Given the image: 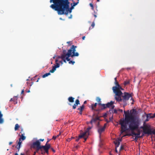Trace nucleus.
<instances>
[{"instance_id":"nucleus-1","label":"nucleus","mask_w":155,"mask_h":155,"mask_svg":"<svg viewBox=\"0 0 155 155\" xmlns=\"http://www.w3.org/2000/svg\"><path fill=\"white\" fill-rule=\"evenodd\" d=\"M125 117L124 119H121L119 124L121 125V133L127 130L128 129L131 131L130 135L135 136L134 131L137 130L140 124V120L138 117L130 114L129 110L124 111Z\"/></svg>"},{"instance_id":"nucleus-2","label":"nucleus","mask_w":155,"mask_h":155,"mask_svg":"<svg viewBox=\"0 0 155 155\" xmlns=\"http://www.w3.org/2000/svg\"><path fill=\"white\" fill-rule=\"evenodd\" d=\"M68 0H50V3L53 4L50 6V7L57 11L58 14L62 15L65 14L67 15L68 13H71L72 10L74 9V6L72 3L70 4L71 7H70V3Z\"/></svg>"},{"instance_id":"nucleus-3","label":"nucleus","mask_w":155,"mask_h":155,"mask_svg":"<svg viewBox=\"0 0 155 155\" xmlns=\"http://www.w3.org/2000/svg\"><path fill=\"white\" fill-rule=\"evenodd\" d=\"M116 86L112 87V90L113 93L115 94V99L118 101H122L121 96L123 94L121 90H123V89L119 84L118 83L115 84Z\"/></svg>"},{"instance_id":"nucleus-4","label":"nucleus","mask_w":155,"mask_h":155,"mask_svg":"<svg viewBox=\"0 0 155 155\" xmlns=\"http://www.w3.org/2000/svg\"><path fill=\"white\" fill-rule=\"evenodd\" d=\"M116 86L112 87V90L113 93L115 94V99L118 101H122L121 96L123 94L121 90H123V89L119 84L118 83L115 84Z\"/></svg>"},{"instance_id":"nucleus-5","label":"nucleus","mask_w":155,"mask_h":155,"mask_svg":"<svg viewBox=\"0 0 155 155\" xmlns=\"http://www.w3.org/2000/svg\"><path fill=\"white\" fill-rule=\"evenodd\" d=\"M143 133L145 134H148V135H151L152 134L155 135V129L152 130V129L149 126V127H147L143 128Z\"/></svg>"},{"instance_id":"nucleus-6","label":"nucleus","mask_w":155,"mask_h":155,"mask_svg":"<svg viewBox=\"0 0 155 155\" xmlns=\"http://www.w3.org/2000/svg\"><path fill=\"white\" fill-rule=\"evenodd\" d=\"M91 128L92 127H89L87 128V130L84 132L82 134H81V135H79L80 138L83 137L84 138V142L86 140L87 137H88L89 135V130L91 129Z\"/></svg>"},{"instance_id":"nucleus-7","label":"nucleus","mask_w":155,"mask_h":155,"mask_svg":"<svg viewBox=\"0 0 155 155\" xmlns=\"http://www.w3.org/2000/svg\"><path fill=\"white\" fill-rule=\"evenodd\" d=\"M123 94L121 96V98L123 102H125L128 100L129 98L131 97V94L128 93L124 92V95H123Z\"/></svg>"},{"instance_id":"nucleus-8","label":"nucleus","mask_w":155,"mask_h":155,"mask_svg":"<svg viewBox=\"0 0 155 155\" xmlns=\"http://www.w3.org/2000/svg\"><path fill=\"white\" fill-rule=\"evenodd\" d=\"M72 49L71 48V49L68 50V52H67L66 50H64L63 51L62 53H63L64 51H65V55L67 56V60L68 61H69L70 59L69 58V57H71L73 54Z\"/></svg>"},{"instance_id":"nucleus-9","label":"nucleus","mask_w":155,"mask_h":155,"mask_svg":"<svg viewBox=\"0 0 155 155\" xmlns=\"http://www.w3.org/2000/svg\"><path fill=\"white\" fill-rule=\"evenodd\" d=\"M65 51H64L63 53H61V55L58 57V58L62 59L65 63H66L67 56L65 55Z\"/></svg>"},{"instance_id":"nucleus-10","label":"nucleus","mask_w":155,"mask_h":155,"mask_svg":"<svg viewBox=\"0 0 155 155\" xmlns=\"http://www.w3.org/2000/svg\"><path fill=\"white\" fill-rule=\"evenodd\" d=\"M105 125L106 124H105L104 126L103 127H101L100 126L99 127L98 129V132L99 134H100V136L101 133L104 130L105 128Z\"/></svg>"},{"instance_id":"nucleus-11","label":"nucleus","mask_w":155,"mask_h":155,"mask_svg":"<svg viewBox=\"0 0 155 155\" xmlns=\"http://www.w3.org/2000/svg\"><path fill=\"white\" fill-rule=\"evenodd\" d=\"M50 147V145L47 144L46 143L45 145V147L44 148L43 150L45 151V152L47 153H48V150Z\"/></svg>"},{"instance_id":"nucleus-12","label":"nucleus","mask_w":155,"mask_h":155,"mask_svg":"<svg viewBox=\"0 0 155 155\" xmlns=\"http://www.w3.org/2000/svg\"><path fill=\"white\" fill-rule=\"evenodd\" d=\"M99 117H96L95 118H93L90 121V123L92 124L93 123H95L96 121L99 120Z\"/></svg>"},{"instance_id":"nucleus-13","label":"nucleus","mask_w":155,"mask_h":155,"mask_svg":"<svg viewBox=\"0 0 155 155\" xmlns=\"http://www.w3.org/2000/svg\"><path fill=\"white\" fill-rule=\"evenodd\" d=\"M121 140V139H118V140H116L115 142H114V143L116 146V148H117L120 145V142Z\"/></svg>"},{"instance_id":"nucleus-14","label":"nucleus","mask_w":155,"mask_h":155,"mask_svg":"<svg viewBox=\"0 0 155 155\" xmlns=\"http://www.w3.org/2000/svg\"><path fill=\"white\" fill-rule=\"evenodd\" d=\"M40 143L38 140H37L36 142L33 143V145L36 146V147L40 146Z\"/></svg>"},{"instance_id":"nucleus-15","label":"nucleus","mask_w":155,"mask_h":155,"mask_svg":"<svg viewBox=\"0 0 155 155\" xmlns=\"http://www.w3.org/2000/svg\"><path fill=\"white\" fill-rule=\"evenodd\" d=\"M114 103V102L111 101L110 102H108L106 104V106L107 107H109L113 104Z\"/></svg>"},{"instance_id":"nucleus-16","label":"nucleus","mask_w":155,"mask_h":155,"mask_svg":"<svg viewBox=\"0 0 155 155\" xmlns=\"http://www.w3.org/2000/svg\"><path fill=\"white\" fill-rule=\"evenodd\" d=\"M71 48L72 50L73 53H74V52H75L76 51V48H77V46L73 45Z\"/></svg>"},{"instance_id":"nucleus-17","label":"nucleus","mask_w":155,"mask_h":155,"mask_svg":"<svg viewBox=\"0 0 155 155\" xmlns=\"http://www.w3.org/2000/svg\"><path fill=\"white\" fill-rule=\"evenodd\" d=\"M74 98L72 97H70L68 98V101L70 102H73L74 101Z\"/></svg>"},{"instance_id":"nucleus-18","label":"nucleus","mask_w":155,"mask_h":155,"mask_svg":"<svg viewBox=\"0 0 155 155\" xmlns=\"http://www.w3.org/2000/svg\"><path fill=\"white\" fill-rule=\"evenodd\" d=\"M2 114H1V112L0 111V123L2 124L3 123V120L2 118Z\"/></svg>"},{"instance_id":"nucleus-19","label":"nucleus","mask_w":155,"mask_h":155,"mask_svg":"<svg viewBox=\"0 0 155 155\" xmlns=\"http://www.w3.org/2000/svg\"><path fill=\"white\" fill-rule=\"evenodd\" d=\"M110 113H112L117 114V110L116 109H114V110L110 109Z\"/></svg>"},{"instance_id":"nucleus-20","label":"nucleus","mask_w":155,"mask_h":155,"mask_svg":"<svg viewBox=\"0 0 155 155\" xmlns=\"http://www.w3.org/2000/svg\"><path fill=\"white\" fill-rule=\"evenodd\" d=\"M138 132V133H135V136H138V137H140V130H138V129L137 130Z\"/></svg>"},{"instance_id":"nucleus-21","label":"nucleus","mask_w":155,"mask_h":155,"mask_svg":"<svg viewBox=\"0 0 155 155\" xmlns=\"http://www.w3.org/2000/svg\"><path fill=\"white\" fill-rule=\"evenodd\" d=\"M56 68L54 66L52 69H51V70H50V72H51V73H54L55 71H56Z\"/></svg>"},{"instance_id":"nucleus-22","label":"nucleus","mask_w":155,"mask_h":155,"mask_svg":"<svg viewBox=\"0 0 155 155\" xmlns=\"http://www.w3.org/2000/svg\"><path fill=\"white\" fill-rule=\"evenodd\" d=\"M84 105H82L80 107L78 108V110L80 111V112H82L84 108Z\"/></svg>"},{"instance_id":"nucleus-23","label":"nucleus","mask_w":155,"mask_h":155,"mask_svg":"<svg viewBox=\"0 0 155 155\" xmlns=\"http://www.w3.org/2000/svg\"><path fill=\"white\" fill-rule=\"evenodd\" d=\"M152 114L151 113H150L148 114H146V117L147 118H152Z\"/></svg>"},{"instance_id":"nucleus-24","label":"nucleus","mask_w":155,"mask_h":155,"mask_svg":"<svg viewBox=\"0 0 155 155\" xmlns=\"http://www.w3.org/2000/svg\"><path fill=\"white\" fill-rule=\"evenodd\" d=\"M41 154H43L45 153V152H44L43 150L44 148L45 147V146H41Z\"/></svg>"},{"instance_id":"nucleus-25","label":"nucleus","mask_w":155,"mask_h":155,"mask_svg":"<svg viewBox=\"0 0 155 155\" xmlns=\"http://www.w3.org/2000/svg\"><path fill=\"white\" fill-rule=\"evenodd\" d=\"M79 54L78 52H74V53H73L72 55L71 56V57H73L74 56H79Z\"/></svg>"},{"instance_id":"nucleus-26","label":"nucleus","mask_w":155,"mask_h":155,"mask_svg":"<svg viewBox=\"0 0 155 155\" xmlns=\"http://www.w3.org/2000/svg\"><path fill=\"white\" fill-rule=\"evenodd\" d=\"M50 74H50V72H49V73H46L45 74H44L42 76V77L43 78H45L46 77H47L48 75H50Z\"/></svg>"},{"instance_id":"nucleus-27","label":"nucleus","mask_w":155,"mask_h":155,"mask_svg":"<svg viewBox=\"0 0 155 155\" xmlns=\"http://www.w3.org/2000/svg\"><path fill=\"white\" fill-rule=\"evenodd\" d=\"M98 104L101 105L102 107H103V109H105L107 107L106 106V104H101V103H98Z\"/></svg>"},{"instance_id":"nucleus-28","label":"nucleus","mask_w":155,"mask_h":155,"mask_svg":"<svg viewBox=\"0 0 155 155\" xmlns=\"http://www.w3.org/2000/svg\"><path fill=\"white\" fill-rule=\"evenodd\" d=\"M20 138H21V140H24L25 139L26 137L25 136H24L23 134H22L21 135V136Z\"/></svg>"},{"instance_id":"nucleus-29","label":"nucleus","mask_w":155,"mask_h":155,"mask_svg":"<svg viewBox=\"0 0 155 155\" xmlns=\"http://www.w3.org/2000/svg\"><path fill=\"white\" fill-rule=\"evenodd\" d=\"M96 101L98 102V103H101V99H100V97H97L96 98Z\"/></svg>"},{"instance_id":"nucleus-30","label":"nucleus","mask_w":155,"mask_h":155,"mask_svg":"<svg viewBox=\"0 0 155 155\" xmlns=\"http://www.w3.org/2000/svg\"><path fill=\"white\" fill-rule=\"evenodd\" d=\"M79 1H78V2H75L74 1V2H73V3H72V5H73V6H75L76 5H77L79 3Z\"/></svg>"},{"instance_id":"nucleus-31","label":"nucleus","mask_w":155,"mask_h":155,"mask_svg":"<svg viewBox=\"0 0 155 155\" xmlns=\"http://www.w3.org/2000/svg\"><path fill=\"white\" fill-rule=\"evenodd\" d=\"M39 150H41V146H37V147H36V152H38V151Z\"/></svg>"},{"instance_id":"nucleus-32","label":"nucleus","mask_w":155,"mask_h":155,"mask_svg":"<svg viewBox=\"0 0 155 155\" xmlns=\"http://www.w3.org/2000/svg\"><path fill=\"white\" fill-rule=\"evenodd\" d=\"M19 127V125L18 124H16L15 125V130H17Z\"/></svg>"},{"instance_id":"nucleus-33","label":"nucleus","mask_w":155,"mask_h":155,"mask_svg":"<svg viewBox=\"0 0 155 155\" xmlns=\"http://www.w3.org/2000/svg\"><path fill=\"white\" fill-rule=\"evenodd\" d=\"M19 142L18 143V145H19V146H21L22 143V141L21 140V138H19Z\"/></svg>"},{"instance_id":"nucleus-34","label":"nucleus","mask_w":155,"mask_h":155,"mask_svg":"<svg viewBox=\"0 0 155 155\" xmlns=\"http://www.w3.org/2000/svg\"><path fill=\"white\" fill-rule=\"evenodd\" d=\"M97 103H95V104L94 105L92 104V109L93 110L94 109V107H96L97 105Z\"/></svg>"},{"instance_id":"nucleus-35","label":"nucleus","mask_w":155,"mask_h":155,"mask_svg":"<svg viewBox=\"0 0 155 155\" xmlns=\"http://www.w3.org/2000/svg\"><path fill=\"white\" fill-rule=\"evenodd\" d=\"M79 103H80V102H79V100L77 99L75 101V104L76 105H78L80 104Z\"/></svg>"},{"instance_id":"nucleus-36","label":"nucleus","mask_w":155,"mask_h":155,"mask_svg":"<svg viewBox=\"0 0 155 155\" xmlns=\"http://www.w3.org/2000/svg\"><path fill=\"white\" fill-rule=\"evenodd\" d=\"M17 96H15V97H14L13 98H11L10 101H15V100H17Z\"/></svg>"},{"instance_id":"nucleus-37","label":"nucleus","mask_w":155,"mask_h":155,"mask_svg":"<svg viewBox=\"0 0 155 155\" xmlns=\"http://www.w3.org/2000/svg\"><path fill=\"white\" fill-rule=\"evenodd\" d=\"M56 68H58L60 67V64L58 63H56V65L54 66Z\"/></svg>"},{"instance_id":"nucleus-38","label":"nucleus","mask_w":155,"mask_h":155,"mask_svg":"<svg viewBox=\"0 0 155 155\" xmlns=\"http://www.w3.org/2000/svg\"><path fill=\"white\" fill-rule=\"evenodd\" d=\"M69 63L70 64H74L75 63V62L74 61H70L69 60Z\"/></svg>"},{"instance_id":"nucleus-39","label":"nucleus","mask_w":155,"mask_h":155,"mask_svg":"<svg viewBox=\"0 0 155 155\" xmlns=\"http://www.w3.org/2000/svg\"><path fill=\"white\" fill-rule=\"evenodd\" d=\"M149 127V126H148L147 125H146L144 126H142L141 127V128H142L143 129V128H144V127Z\"/></svg>"},{"instance_id":"nucleus-40","label":"nucleus","mask_w":155,"mask_h":155,"mask_svg":"<svg viewBox=\"0 0 155 155\" xmlns=\"http://www.w3.org/2000/svg\"><path fill=\"white\" fill-rule=\"evenodd\" d=\"M76 105L75 104H74L73 106V108L74 109H75L76 108Z\"/></svg>"},{"instance_id":"nucleus-41","label":"nucleus","mask_w":155,"mask_h":155,"mask_svg":"<svg viewBox=\"0 0 155 155\" xmlns=\"http://www.w3.org/2000/svg\"><path fill=\"white\" fill-rule=\"evenodd\" d=\"M114 80H115V82H114V84H117V83H118L117 81V78H114Z\"/></svg>"},{"instance_id":"nucleus-42","label":"nucleus","mask_w":155,"mask_h":155,"mask_svg":"<svg viewBox=\"0 0 155 155\" xmlns=\"http://www.w3.org/2000/svg\"><path fill=\"white\" fill-rule=\"evenodd\" d=\"M111 106V108L110 109L113 110V109H114V106L113 105V104Z\"/></svg>"},{"instance_id":"nucleus-43","label":"nucleus","mask_w":155,"mask_h":155,"mask_svg":"<svg viewBox=\"0 0 155 155\" xmlns=\"http://www.w3.org/2000/svg\"><path fill=\"white\" fill-rule=\"evenodd\" d=\"M139 137H138V136H135V140H137L138 138Z\"/></svg>"},{"instance_id":"nucleus-44","label":"nucleus","mask_w":155,"mask_h":155,"mask_svg":"<svg viewBox=\"0 0 155 155\" xmlns=\"http://www.w3.org/2000/svg\"><path fill=\"white\" fill-rule=\"evenodd\" d=\"M94 25H95V24H94V22H93L91 24V26L93 27H94Z\"/></svg>"},{"instance_id":"nucleus-45","label":"nucleus","mask_w":155,"mask_h":155,"mask_svg":"<svg viewBox=\"0 0 155 155\" xmlns=\"http://www.w3.org/2000/svg\"><path fill=\"white\" fill-rule=\"evenodd\" d=\"M80 138L79 137V138H77L76 139V141H78V140H79L80 138Z\"/></svg>"},{"instance_id":"nucleus-46","label":"nucleus","mask_w":155,"mask_h":155,"mask_svg":"<svg viewBox=\"0 0 155 155\" xmlns=\"http://www.w3.org/2000/svg\"><path fill=\"white\" fill-rule=\"evenodd\" d=\"M57 137V136H53V139L55 140L56 138Z\"/></svg>"},{"instance_id":"nucleus-47","label":"nucleus","mask_w":155,"mask_h":155,"mask_svg":"<svg viewBox=\"0 0 155 155\" xmlns=\"http://www.w3.org/2000/svg\"><path fill=\"white\" fill-rule=\"evenodd\" d=\"M152 116L153 118L155 117V113L153 114H152Z\"/></svg>"},{"instance_id":"nucleus-48","label":"nucleus","mask_w":155,"mask_h":155,"mask_svg":"<svg viewBox=\"0 0 155 155\" xmlns=\"http://www.w3.org/2000/svg\"><path fill=\"white\" fill-rule=\"evenodd\" d=\"M118 110L120 112H123V110L122 109H118Z\"/></svg>"},{"instance_id":"nucleus-49","label":"nucleus","mask_w":155,"mask_h":155,"mask_svg":"<svg viewBox=\"0 0 155 155\" xmlns=\"http://www.w3.org/2000/svg\"><path fill=\"white\" fill-rule=\"evenodd\" d=\"M72 18V15L71 14L70 16L68 17V18L69 19H71Z\"/></svg>"},{"instance_id":"nucleus-50","label":"nucleus","mask_w":155,"mask_h":155,"mask_svg":"<svg viewBox=\"0 0 155 155\" xmlns=\"http://www.w3.org/2000/svg\"><path fill=\"white\" fill-rule=\"evenodd\" d=\"M90 5L91 6V7H92V8H93V5L91 3L90 4Z\"/></svg>"},{"instance_id":"nucleus-51","label":"nucleus","mask_w":155,"mask_h":155,"mask_svg":"<svg viewBox=\"0 0 155 155\" xmlns=\"http://www.w3.org/2000/svg\"><path fill=\"white\" fill-rule=\"evenodd\" d=\"M20 147L21 146H19V145L18 147H17V149L18 150V151H19Z\"/></svg>"},{"instance_id":"nucleus-52","label":"nucleus","mask_w":155,"mask_h":155,"mask_svg":"<svg viewBox=\"0 0 155 155\" xmlns=\"http://www.w3.org/2000/svg\"><path fill=\"white\" fill-rule=\"evenodd\" d=\"M149 120V119L147 118V119L145 120V121H147Z\"/></svg>"},{"instance_id":"nucleus-53","label":"nucleus","mask_w":155,"mask_h":155,"mask_svg":"<svg viewBox=\"0 0 155 155\" xmlns=\"http://www.w3.org/2000/svg\"><path fill=\"white\" fill-rule=\"evenodd\" d=\"M85 36H83L82 38V39L83 40H84L85 39Z\"/></svg>"},{"instance_id":"nucleus-54","label":"nucleus","mask_w":155,"mask_h":155,"mask_svg":"<svg viewBox=\"0 0 155 155\" xmlns=\"http://www.w3.org/2000/svg\"><path fill=\"white\" fill-rule=\"evenodd\" d=\"M128 83H129V82H125V85H126V84H128Z\"/></svg>"},{"instance_id":"nucleus-55","label":"nucleus","mask_w":155,"mask_h":155,"mask_svg":"<svg viewBox=\"0 0 155 155\" xmlns=\"http://www.w3.org/2000/svg\"><path fill=\"white\" fill-rule=\"evenodd\" d=\"M12 142H9V145H11V144H12Z\"/></svg>"},{"instance_id":"nucleus-56","label":"nucleus","mask_w":155,"mask_h":155,"mask_svg":"<svg viewBox=\"0 0 155 155\" xmlns=\"http://www.w3.org/2000/svg\"><path fill=\"white\" fill-rule=\"evenodd\" d=\"M24 90L23 89V90L21 91V94L23 93H24Z\"/></svg>"},{"instance_id":"nucleus-57","label":"nucleus","mask_w":155,"mask_h":155,"mask_svg":"<svg viewBox=\"0 0 155 155\" xmlns=\"http://www.w3.org/2000/svg\"><path fill=\"white\" fill-rule=\"evenodd\" d=\"M40 140L41 141H43L44 140V139H40Z\"/></svg>"},{"instance_id":"nucleus-58","label":"nucleus","mask_w":155,"mask_h":155,"mask_svg":"<svg viewBox=\"0 0 155 155\" xmlns=\"http://www.w3.org/2000/svg\"><path fill=\"white\" fill-rule=\"evenodd\" d=\"M37 152H36V151H35L34 153L33 154V155H35V154H36V153H37Z\"/></svg>"},{"instance_id":"nucleus-59","label":"nucleus","mask_w":155,"mask_h":155,"mask_svg":"<svg viewBox=\"0 0 155 155\" xmlns=\"http://www.w3.org/2000/svg\"><path fill=\"white\" fill-rule=\"evenodd\" d=\"M123 149V147L122 146H121L120 147V150Z\"/></svg>"},{"instance_id":"nucleus-60","label":"nucleus","mask_w":155,"mask_h":155,"mask_svg":"<svg viewBox=\"0 0 155 155\" xmlns=\"http://www.w3.org/2000/svg\"><path fill=\"white\" fill-rule=\"evenodd\" d=\"M52 151L53 152H55V150L53 148H52Z\"/></svg>"},{"instance_id":"nucleus-61","label":"nucleus","mask_w":155,"mask_h":155,"mask_svg":"<svg viewBox=\"0 0 155 155\" xmlns=\"http://www.w3.org/2000/svg\"><path fill=\"white\" fill-rule=\"evenodd\" d=\"M87 103V101H85L84 102V104H86Z\"/></svg>"},{"instance_id":"nucleus-62","label":"nucleus","mask_w":155,"mask_h":155,"mask_svg":"<svg viewBox=\"0 0 155 155\" xmlns=\"http://www.w3.org/2000/svg\"><path fill=\"white\" fill-rule=\"evenodd\" d=\"M59 62H60V63H61L62 64V63H62V61H59Z\"/></svg>"},{"instance_id":"nucleus-63","label":"nucleus","mask_w":155,"mask_h":155,"mask_svg":"<svg viewBox=\"0 0 155 155\" xmlns=\"http://www.w3.org/2000/svg\"><path fill=\"white\" fill-rule=\"evenodd\" d=\"M15 155H18V154L17 153H15Z\"/></svg>"},{"instance_id":"nucleus-64","label":"nucleus","mask_w":155,"mask_h":155,"mask_svg":"<svg viewBox=\"0 0 155 155\" xmlns=\"http://www.w3.org/2000/svg\"><path fill=\"white\" fill-rule=\"evenodd\" d=\"M20 155H25L24 154V153H21L20 154Z\"/></svg>"}]
</instances>
